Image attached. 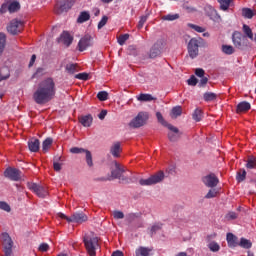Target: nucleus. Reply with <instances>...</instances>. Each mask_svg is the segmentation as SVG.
Returning a JSON list of instances; mask_svg holds the SVG:
<instances>
[{
    "label": "nucleus",
    "mask_w": 256,
    "mask_h": 256,
    "mask_svg": "<svg viewBox=\"0 0 256 256\" xmlns=\"http://www.w3.org/2000/svg\"><path fill=\"white\" fill-rule=\"evenodd\" d=\"M162 227H163V224H161V223H155L154 225H152V227L150 229L151 237H153V235H155V233H157V231H161Z\"/></svg>",
    "instance_id": "nucleus-46"
},
{
    "label": "nucleus",
    "mask_w": 256,
    "mask_h": 256,
    "mask_svg": "<svg viewBox=\"0 0 256 256\" xmlns=\"http://www.w3.org/2000/svg\"><path fill=\"white\" fill-rule=\"evenodd\" d=\"M148 121L149 112H139L137 116L130 121L129 127L132 129H139L140 127H144V125H147Z\"/></svg>",
    "instance_id": "nucleus-3"
},
{
    "label": "nucleus",
    "mask_w": 256,
    "mask_h": 256,
    "mask_svg": "<svg viewBox=\"0 0 256 256\" xmlns=\"http://www.w3.org/2000/svg\"><path fill=\"white\" fill-rule=\"evenodd\" d=\"M218 194H219V190L215 189V188H212L205 195V199H215V197H217Z\"/></svg>",
    "instance_id": "nucleus-43"
},
{
    "label": "nucleus",
    "mask_w": 256,
    "mask_h": 256,
    "mask_svg": "<svg viewBox=\"0 0 256 256\" xmlns=\"http://www.w3.org/2000/svg\"><path fill=\"white\" fill-rule=\"evenodd\" d=\"M76 79H79L80 81H88L89 80V74L88 73H79L75 75Z\"/></svg>",
    "instance_id": "nucleus-53"
},
{
    "label": "nucleus",
    "mask_w": 256,
    "mask_h": 256,
    "mask_svg": "<svg viewBox=\"0 0 256 256\" xmlns=\"http://www.w3.org/2000/svg\"><path fill=\"white\" fill-rule=\"evenodd\" d=\"M208 249H210V251H212V253H217V251H219V249H221V246H219V243L212 241L208 244Z\"/></svg>",
    "instance_id": "nucleus-45"
},
{
    "label": "nucleus",
    "mask_w": 256,
    "mask_h": 256,
    "mask_svg": "<svg viewBox=\"0 0 256 256\" xmlns=\"http://www.w3.org/2000/svg\"><path fill=\"white\" fill-rule=\"evenodd\" d=\"M245 167L246 169H256V157L248 156Z\"/></svg>",
    "instance_id": "nucleus-29"
},
{
    "label": "nucleus",
    "mask_w": 256,
    "mask_h": 256,
    "mask_svg": "<svg viewBox=\"0 0 256 256\" xmlns=\"http://www.w3.org/2000/svg\"><path fill=\"white\" fill-rule=\"evenodd\" d=\"M232 41L235 47L241 49V47H243V34H241L240 32H234L232 35Z\"/></svg>",
    "instance_id": "nucleus-20"
},
{
    "label": "nucleus",
    "mask_w": 256,
    "mask_h": 256,
    "mask_svg": "<svg viewBox=\"0 0 256 256\" xmlns=\"http://www.w3.org/2000/svg\"><path fill=\"white\" fill-rule=\"evenodd\" d=\"M126 41H129V34H122L118 37L119 45H125Z\"/></svg>",
    "instance_id": "nucleus-51"
},
{
    "label": "nucleus",
    "mask_w": 256,
    "mask_h": 256,
    "mask_svg": "<svg viewBox=\"0 0 256 256\" xmlns=\"http://www.w3.org/2000/svg\"><path fill=\"white\" fill-rule=\"evenodd\" d=\"M55 93H57V90L55 89L53 78H47L40 83L34 92L33 100L37 105H45V103H49V101L54 99Z\"/></svg>",
    "instance_id": "nucleus-1"
},
{
    "label": "nucleus",
    "mask_w": 256,
    "mask_h": 256,
    "mask_svg": "<svg viewBox=\"0 0 256 256\" xmlns=\"http://www.w3.org/2000/svg\"><path fill=\"white\" fill-rule=\"evenodd\" d=\"M51 145H53V138H46L42 143V151L47 153L51 148Z\"/></svg>",
    "instance_id": "nucleus-32"
},
{
    "label": "nucleus",
    "mask_w": 256,
    "mask_h": 256,
    "mask_svg": "<svg viewBox=\"0 0 256 256\" xmlns=\"http://www.w3.org/2000/svg\"><path fill=\"white\" fill-rule=\"evenodd\" d=\"M107 21H109V17L103 16L102 19L98 23V29H103L105 25H107Z\"/></svg>",
    "instance_id": "nucleus-57"
},
{
    "label": "nucleus",
    "mask_w": 256,
    "mask_h": 256,
    "mask_svg": "<svg viewBox=\"0 0 256 256\" xmlns=\"http://www.w3.org/2000/svg\"><path fill=\"white\" fill-rule=\"evenodd\" d=\"M156 117L158 123H161L163 127H167V129H169V131H173V133H179V128L167 123V121H165V118H163V114H161V112H157Z\"/></svg>",
    "instance_id": "nucleus-17"
},
{
    "label": "nucleus",
    "mask_w": 256,
    "mask_h": 256,
    "mask_svg": "<svg viewBox=\"0 0 256 256\" xmlns=\"http://www.w3.org/2000/svg\"><path fill=\"white\" fill-rule=\"evenodd\" d=\"M237 217H239V215L236 212H229L226 214V219H228V221L237 219Z\"/></svg>",
    "instance_id": "nucleus-63"
},
{
    "label": "nucleus",
    "mask_w": 256,
    "mask_h": 256,
    "mask_svg": "<svg viewBox=\"0 0 256 256\" xmlns=\"http://www.w3.org/2000/svg\"><path fill=\"white\" fill-rule=\"evenodd\" d=\"M199 45H201V42L197 38L190 39L187 49H188V55L190 59H195L199 56Z\"/></svg>",
    "instance_id": "nucleus-6"
},
{
    "label": "nucleus",
    "mask_w": 256,
    "mask_h": 256,
    "mask_svg": "<svg viewBox=\"0 0 256 256\" xmlns=\"http://www.w3.org/2000/svg\"><path fill=\"white\" fill-rule=\"evenodd\" d=\"M242 31L244 35H246V37L250 39V41H253V30L251 29V27H249V25L243 24Z\"/></svg>",
    "instance_id": "nucleus-31"
},
{
    "label": "nucleus",
    "mask_w": 256,
    "mask_h": 256,
    "mask_svg": "<svg viewBox=\"0 0 256 256\" xmlns=\"http://www.w3.org/2000/svg\"><path fill=\"white\" fill-rule=\"evenodd\" d=\"M182 113L183 109L181 108V106H176L172 108L170 115L172 119H177V117H181Z\"/></svg>",
    "instance_id": "nucleus-33"
},
{
    "label": "nucleus",
    "mask_w": 256,
    "mask_h": 256,
    "mask_svg": "<svg viewBox=\"0 0 256 256\" xmlns=\"http://www.w3.org/2000/svg\"><path fill=\"white\" fill-rule=\"evenodd\" d=\"M152 251H153V248L140 246L135 250V255L136 256H150Z\"/></svg>",
    "instance_id": "nucleus-23"
},
{
    "label": "nucleus",
    "mask_w": 256,
    "mask_h": 256,
    "mask_svg": "<svg viewBox=\"0 0 256 256\" xmlns=\"http://www.w3.org/2000/svg\"><path fill=\"white\" fill-rule=\"evenodd\" d=\"M93 46V38L90 35H85L78 42V50L80 52L86 51L88 47Z\"/></svg>",
    "instance_id": "nucleus-15"
},
{
    "label": "nucleus",
    "mask_w": 256,
    "mask_h": 256,
    "mask_svg": "<svg viewBox=\"0 0 256 256\" xmlns=\"http://www.w3.org/2000/svg\"><path fill=\"white\" fill-rule=\"evenodd\" d=\"M2 245L4 248V255L11 256L13 254V239L9 236V233L2 234Z\"/></svg>",
    "instance_id": "nucleus-7"
},
{
    "label": "nucleus",
    "mask_w": 256,
    "mask_h": 256,
    "mask_svg": "<svg viewBox=\"0 0 256 256\" xmlns=\"http://www.w3.org/2000/svg\"><path fill=\"white\" fill-rule=\"evenodd\" d=\"M11 77V73L9 71V67L4 66L0 69V81H5Z\"/></svg>",
    "instance_id": "nucleus-26"
},
{
    "label": "nucleus",
    "mask_w": 256,
    "mask_h": 256,
    "mask_svg": "<svg viewBox=\"0 0 256 256\" xmlns=\"http://www.w3.org/2000/svg\"><path fill=\"white\" fill-rule=\"evenodd\" d=\"M69 223H76L77 225H82V223H87L89 221V216L83 212H75L68 219Z\"/></svg>",
    "instance_id": "nucleus-12"
},
{
    "label": "nucleus",
    "mask_w": 256,
    "mask_h": 256,
    "mask_svg": "<svg viewBox=\"0 0 256 256\" xmlns=\"http://www.w3.org/2000/svg\"><path fill=\"white\" fill-rule=\"evenodd\" d=\"M0 209H2V211H6V213L11 212V206H9V204L3 201H0Z\"/></svg>",
    "instance_id": "nucleus-55"
},
{
    "label": "nucleus",
    "mask_w": 256,
    "mask_h": 256,
    "mask_svg": "<svg viewBox=\"0 0 256 256\" xmlns=\"http://www.w3.org/2000/svg\"><path fill=\"white\" fill-rule=\"evenodd\" d=\"M242 15L245 17V19H253V17H255V12H253L251 8H243Z\"/></svg>",
    "instance_id": "nucleus-36"
},
{
    "label": "nucleus",
    "mask_w": 256,
    "mask_h": 256,
    "mask_svg": "<svg viewBox=\"0 0 256 256\" xmlns=\"http://www.w3.org/2000/svg\"><path fill=\"white\" fill-rule=\"evenodd\" d=\"M70 153H73L74 155H79V153H85L86 154V163H87L88 167H93V155L91 154V151H89L85 148L72 147L70 149Z\"/></svg>",
    "instance_id": "nucleus-11"
},
{
    "label": "nucleus",
    "mask_w": 256,
    "mask_h": 256,
    "mask_svg": "<svg viewBox=\"0 0 256 256\" xmlns=\"http://www.w3.org/2000/svg\"><path fill=\"white\" fill-rule=\"evenodd\" d=\"M202 183L205 185V187L213 189L219 185V178L217 175H215V173H210L202 177Z\"/></svg>",
    "instance_id": "nucleus-10"
},
{
    "label": "nucleus",
    "mask_w": 256,
    "mask_h": 256,
    "mask_svg": "<svg viewBox=\"0 0 256 256\" xmlns=\"http://www.w3.org/2000/svg\"><path fill=\"white\" fill-rule=\"evenodd\" d=\"M79 121L83 127H91V125H93V116H91V114L82 116Z\"/></svg>",
    "instance_id": "nucleus-25"
},
{
    "label": "nucleus",
    "mask_w": 256,
    "mask_h": 256,
    "mask_svg": "<svg viewBox=\"0 0 256 256\" xmlns=\"http://www.w3.org/2000/svg\"><path fill=\"white\" fill-rule=\"evenodd\" d=\"M83 241L88 255L97 256V250L101 249V246L99 245V238L85 235Z\"/></svg>",
    "instance_id": "nucleus-2"
},
{
    "label": "nucleus",
    "mask_w": 256,
    "mask_h": 256,
    "mask_svg": "<svg viewBox=\"0 0 256 256\" xmlns=\"http://www.w3.org/2000/svg\"><path fill=\"white\" fill-rule=\"evenodd\" d=\"M195 75L196 77H204L205 76V70H203L202 68H196L195 69Z\"/></svg>",
    "instance_id": "nucleus-64"
},
{
    "label": "nucleus",
    "mask_w": 256,
    "mask_h": 256,
    "mask_svg": "<svg viewBox=\"0 0 256 256\" xmlns=\"http://www.w3.org/2000/svg\"><path fill=\"white\" fill-rule=\"evenodd\" d=\"M138 101L147 102V101H154L155 98L151 94H140L137 97Z\"/></svg>",
    "instance_id": "nucleus-40"
},
{
    "label": "nucleus",
    "mask_w": 256,
    "mask_h": 256,
    "mask_svg": "<svg viewBox=\"0 0 256 256\" xmlns=\"http://www.w3.org/2000/svg\"><path fill=\"white\" fill-rule=\"evenodd\" d=\"M43 75H45V69L44 68H38L36 70V72L33 74V77L34 78L43 77Z\"/></svg>",
    "instance_id": "nucleus-61"
},
{
    "label": "nucleus",
    "mask_w": 256,
    "mask_h": 256,
    "mask_svg": "<svg viewBox=\"0 0 256 256\" xmlns=\"http://www.w3.org/2000/svg\"><path fill=\"white\" fill-rule=\"evenodd\" d=\"M246 177H247V171H245V169L242 168L237 172L236 179L239 183H241L242 181H245Z\"/></svg>",
    "instance_id": "nucleus-39"
},
{
    "label": "nucleus",
    "mask_w": 256,
    "mask_h": 256,
    "mask_svg": "<svg viewBox=\"0 0 256 256\" xmlns=\"http://www.w3.org/2000/svg\"><path fill=\"white\" fill-rule=\"evenodd\" d=\"M188 85L195 87L197 83H199V80L196 79L194 75H192L188 80H187Z\"/></svg>",
    "instance_id": "nucleus-58"
},
{
    "label": "nucleus",
    "mask_w": 256,
    "mask_h": 256,
    "mask_svg": "<svg viewBox=\"0 0 256 256\" xmlns=\"http://www.w3.org/2000/svg\"><path fill=\"white\" fill-rule=\"evenodd\" d=\"M59 161H61V156L54 158V162H53L54 171H57V172L61 171V163H59Z\"/></svg>",
    "instance_id": "nucleus-48"
},
{
    "label": "nucleus",
    "mask_w": 256,
    "mask_h": 256,
    "mask_svg": "<svg viewBox=\"0 0 256 256\" xmlns=\"http://www.w3.org/2000/svg\"><path fill=\"white\" fill-rule=\"evenodd\" d=\"M21 9V4L17 1H13L10 4H8V11L9 13H15Z\"/></svg>",
    "instance_id": "nucleus-34"
},
{
    "label": "nucleus",
    "mask_w": 256,
    "mask_h": 256,
    "mask_svg": "<svg viewBox=\"0 0 256 256\" xmlns=\"http://www.w3.org/2000/svg\"><path fill=\"white\" fill-rule=\"evenodd\" d=\"M27 187H28V189H30V191H33V193H36L37 196L41 197L42 199L47 197V195H49L47 188H45L41 185H38L37 183L28 182Z\"/></svg>",
    "instance_id": "nucleus-8"
},
{
    "label": "nucleus",
    "mask_w": 256,
    "mask_h": 256,
    "mask_svg": "<svg viewBox=\"0 0 256 256\" xmlns=\"http://www.w3.org/2000/svg\"><path fill=\"white\" fill-rule=\"evenodd\" d=\"M208 17H210V19L212 21H215L216 23H221V16L219 15V13H217V10H215V8H213L212 6L208 7Z\"/></svg>",
    "instance_id": "nucleus-21"
},
{
    "label": "nucleus",
    "mask_w": 256,
    "mask_h": 256,
    "mask_svg": "<svg viewBox=\"0 0 256 256\" xmlns=\"http://www.w3.org/2000/svg\"><path fill=\"white\" fill-rule=\"evenodd\" d=\"M203 118V111H201V109L196 108L194 113L192 114V119H194V121H201V119Z\"/></svg>",
    "instance_id": "nucleus-42"
},
{
    "label": "nucleus",
    "mask_w": 256,
    "mask_h": 256,
    "mask_svg": "<svg viewBox=\"0 0 256 256\" xmlns=\"http://www.w3.org/2000/svg\"><path fill=\"white\" fill-rule=\"evenodd\" d=\"M4 176L7 179H10V181H20L21 180V170H19L17 168L8 167L4 171Z\"/></svg>",
    "instance_id": "nucleus-14"
},
{
    "label": "nucleus",
    "mask_w": 256,
    "mask_h": 256,
    "mask_svg": "<svg viewBox=\"0 0 256 256\" xmlns=\"http://www.w3.org/2000/svg\"><path fill=\"white\" fill-rule=\"evenodd\" d=\"M110 152L113 157H119V153H121V143H114V145L110 148Z\"/></svg>",
    "instance_id": "nucleus-27"
},
{
    "label": "nucleus",
    "mask_w": 256,
    "mask_h": 256,
    "mask_svg": "<svg viewBox=\"0 0 256 256\" xmlns=\"http://www.w3.org/2000/svg\"><path fill=\"white\" fill-rule=\"evenodd\" d=\"M250 109L251 104L247 101H243L236 106V113H247Z\"/></svg>",
    "instance_id": "nucleus-24"
},
{
    "label": "nucleus",
    "mask_w": 256,
    "mask_h": 256,
    "mask_svg": "<svg viewBox=\"0 0 256 256\" xmlns=\"http://www.w3.org/2000/svg\"><path fill=\"white\" fill-rule=\"evenodd\" d=\"M180 137H181V135H179V130H178V132L171 131V132L168 133V139L172 143H175L176 141H179Z\"/></svg>",
    "instance_id": "nucleus-41"
},
{
    "label": "nucleus",
    "mask_w": 256,
    "mask_h": 256,
    "mask_svg": "<svg viewBox=\"0 0 256 256\" xmlns=\"http://www.w3.org/2000/svg\"><path fill=\"white\" fill-rule=\"evenodd\" d=\"M221 11H228L229 7H231V3H233V0H217Z\"/></svg>",
    "instance_id": "nucleus-30"
},
{
    "label": "nucleus",
    "mask_w": 256,
    "mask_h": 256,
    "mask_svg": "<svg viewBox=\"0 0 256 256\" xmlns=\"http://www.w3.org/2000/svg\"><path fill=\"white\" fill-rule=\"evenodd\" d=\"M226 241L230 249H235V247H238L239 245V238H237L233 233H227Z\"/></svg>",
    "instance_id": "nucleus-18"
},
{
    "label": "nucleus",
    "mask_w": 256,
    "mask_h": 256,
    "mask_svg": "<svg viewBox=\"0 0 256 256\" xmlns=\"http://www.w3.org/2000/svg\"><path fill=\"white\" fill-rule=\"evenodd\" d=\"M89 19H91V14H89L87 11H83L78 16L77 23H86V21H89Z\"/></svg>",
    "instance_id": "nucleus-28"
},
{
    "label": "nucleus",
    "mask_w": 256,
    "mask_h": 256,
    "mask_svg": "<svg viewBox=\"0 0 256 256\" xmlns=\"http://www.w3.org/2000/svg\"><path fill=\"white\" fill-rule=\"evenodd\" d=\"M58 43H63L66 47H69L73 43V36L69 32H63L58 38Z\"/></svg>",
    "instance_id": "nucleus-19"
},
{
    "label": "nucleus",
    "mask_w": 256,
    "mask_h": 256,
    "mask_svg": "<svg viewBox=\"0 0 256 256\" xmlns=\"http://www.w3.org/2000/svg\"><path fill=\"white\" fill-rule=\"evenodd\" d=\"M8 33L11 35H19L23 31V21L14 19L7 27Z\"/></svg>",
    "instance_id": "nucleus-9"
},
{
    "label": "nucleus",
    "mask_w": 256,
    "mask_h": 256,
    "mask_svg": "<svg viewBox=\"0 0 256 256\" xmlns=\"http://www.w3.org/2000/svg\"><path fill=\"white\" fill-rule=\"evenodd\" d=\"M139 214H135V213H130L126 216V221H128V223H133V221H135V219H138Z\"/></svg>",
    "instance_id": "nucleus-56"
},
{
    "label": "nucleus",
    "mask_w": 256,
    "mask_h": 256,
    "mask_svg": "<svg viewBox=\"0 0 256 256\" xmlns=\"http://www.w3.org/2000/svg\"><path fill=\"white\" fill-rule=\"evenodd\" d=\"M238 245H239V247H242L243 249H251V247H253V244L251 243V241H249L248 239H245V238H241Z\"/></svg>",
    "instance_id": "nucleus-37"
},
{
    "label": "nucleus",
    "mask_w": 256,
    "mask_h": 256,
    "mask_svg": "<svg viewBox=\"0 0 256 256\" xmlns=\"http://www.w3.org/2000/svg\"><path fill=\"white\" fill-rule=\"evenodd\" d=\"M97 98L99 101H107V99H109V93H107V91H100L97 94Z\"/></svg>",
    "instance_id": "nucleus-49"
},
{
    "label": "nucleus",
    "mask_w": 256,
    "mask_h": 256,
    "mask_svg": "<svg viewBox=\"0 0 256 256\" xmlns=\"http://www.w3.org/2000/svg\"><path fill=\"white\" fill-rule=\"evenodd\" d=\"M7 43V36L4 33H0V57L5 51V45Z\"/></svg>",
    "instance_id": "nucleus-35"
},
{
    "label": "nucleus",
    "mask_w": 256,
    "mask_h": 256,
    "mask_svg": "<svg viewBox=\"0 0 256 256\" xmlns=\"http://www.w3.org/2000/svg\"><path fill=\"white\" fill-rule=\"evenodd\" d=\"M114 219H125V214L119 210L113 212Z\"/></svg>",
    "instance_id": "nucleus-60"
},
{
    "label": "nucleus",
    "mask_w": 256,
    "mask_h": 256,
    "mask_svg": "<svg viewBox=\"0 0 256 256\" xmlns=\"http://www.w3.org/2000/svg\"><path fill=\"white\" fill-rule=\"evenodd\" d=\"M38 250L41 251V253H47V251H49V244L47 243L40 244Z\"/></svg>",
    "instance_id": "nucleus-62"
},
{
    "label": "nucleus",
    "mask_w": 256,
    "mask_h": 256,
    "mask_svg": "<svg viewBox=\"0 0 256 256\" xmlns=\"http://www.w3.org/2000/svg\"><path fill=\"white\" fill-rule=\"evenodd\" d=\"M222 51L225 55H233V53H235V48L231 45H222Z\"/></svg>",
    "instance_id": "nucleus-44"
},
{
    "label": "nucleus",
    "mask_w": 256,
    "mask_h": 256,
    "mask_svg": "<svg viewBox=\"0 0 256 256\" xmlns=\"http://www.w3.org/2000/svg\"><path fill=\"white\" fill-rule=\"evenodd\" d=\"M207 83H209V75L200 77V81H199L198 86L199 87H205V85H207Z\"/></svg>",
    "instance_id": "nucleus-54"
},
{
    "label": "nucleus",
    "mask_w": 256,
    "mask_h": 256,
    "mask_svg": "<svg viewBox=\"0 0 256 256\" xmlns=\"http://www.w3.org/2000/svg\"><path fill=\"white\" fill-rule=\"evenodd\" d=\"M40 145L41 143L37 138H32L31 140L28 141V148L29 151H31L32 153H37V151H39Z\"/></svg>",
    "instance_id": "nucleus-22"
},
{
    "label": "nucleus",
    "mask_w": 256,
    "mask_h": 256,
    "mask_svg": "<svg viewBox=\"0 0 256 256\" xmlns=\"http://www.w3.org/2000/svg\"><path fill=\"white\" fill-rule=\"evenodd\" d=\"M66 71H68V73L73 75V73H75V71H77V66L75 64H68L66 66Z\"/></svg>",
    "instance_id": "nucleus-59"
},
{
    "label": "nucleus",
    "mask_w": 256,
    "mask_h": 256,
    "mask_svg": "<svg viewBox=\"0 0 256 256\" xmlns=\"http://www.w3.org/2000/svg\"><path fill=\"white\" fill-rule=\"evenodd\" d=\"M123 173H125V168L119 163L115 162V169L111 171L112 179H122V181H125V178H123Z\"/></svg>",
    "instance_id": "nucleus-16"
},
{
    "label": "nucleus",
    "mask_w": 256,
    "mask_h": 256,
    "mask_svg": "<svg viewBox=\"0 0 256 256\" xmlns=\"http://www.w3.org/2000/svg\"><path fill=\"white\" fill-rule=\"evenodd\" d=\"M163 179H165V173L163 171H159L148 179H140L139 184L142 186L157 185V183H161Z\"/></svg>",
    "instance_id": "nucleus-4"
},
{
    "label": "nucleus",
    "mask_w": 256,
    "mask_h": 256,
    "mask_svg": "<svg viewBox=\"0 0 256 256\" xmlns=\"http://www.w3.org/2000/svg\"><path fill=\"white\" fill-rule=\"evenodd\" d=\"M163 21H177L179 14H167L162 17Z\"/></svg>",
    "instance_id": "nucleus-47"
},
{
    "label": "nucleus",
    "mask_w": 256,
    "mask_h": 256,
    "mask_svg": "<svg viewBox=\"0 0 256 256\" xmlns=\"http://www.w3.org/2000/svg\"><path fill=\"white\" fill-rule=\"evenodd\" d=\"M148 19H149V15L141 16L140 20L138 22L137 28L143 29V25H145V23H147Z\"/></svg>",
    "instance_id": "nucleus-50"
},
{
    "label": "nucleus",
    "mask_w": 256,
    "mask_h": 256,
    "mask_svg": "<svg viewBox=\"0 0 256 256\" xmlns=\"http://www.w3.org/2000/svg\"><path fill=\"white\" fill-rule=\"evenodd\" d=\"M188 27H190V29H193L197 33H205V28L201 26H197L195 24H188Z\"/></svg>",
    "instance_id": "nucleus-52"
},
{
    "label": "nucleus",
    "mask_w": 256,
    "mask_h": 256,
    "mask_svg": "<svg viewBox=\"0 0 256 256\" xmlns=\"http://www.w3.org/2000/svg\"><path fill=\"white\" fill-rule=\"evenodd\" d=\"M75 0H59L54 8L56 15L67 13L73 7Z\"/></svg>",
    "instance_id": "nucleus-5"
},
{
    "label": "nucleus",
    "mask_w": 256,
    "mask_h": 256,
    "mask_svg": "<svg viewBox=\"0 0 256 256\" xmlns=\"http://www.w3.org/2000/svg\"><path fill=\"white\" fill-rule=\"evenodd\" d=\"M164 45L165 41L163 39L157 40L156 43L150 49V59H155V57H159V54L161 53V51H163Z\"/></svg>",
    "instance_id": "nucleus-13"
},
{
    "label": "nucleus",
    "mask_w": 256,
    "mask_h": 256,
    "mask_svg": "<svg viewBox=\"0 0 256 256\" xmlns=\"http://www.w3.org/2000/svg\"><path fill=\"white\" fill-rule=\"evenodd\" d=\"M203 99H204V101L209 103L211 101H215V99H217V95L215 93H213V92H206L203 95Z\"/></svg>",
    "instance_id": "nucleus-38"
}]
</instances>
